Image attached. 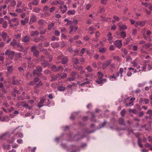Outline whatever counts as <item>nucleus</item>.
Returning <instances> with one entry per match:
<instances>
[{
  "label": "nucleus",
  "instance_id": "35",
  "mask_svg": "<svg viewBox=\"0 0 152 152\" xmlns=\"http://www.w3.org/2000/svg\"><path fill=\"white\" fill-rule=\"evenodd\" d=\"M7 23L6 21H4L2 23V26L4 28H6L7 27Z\"/></svg>",
  "mask_w": 152,
  "mask_h": 152
},
{
  "label": "nucleus",
  "instance_id": "29",
  "mask_svg": "<svg viewBox=\"0 0 152 152\" xmlns=\"http://www.w3.org/2000/svg\"><path fill=\"white\" fill-rule=\"evenodd\" d=\"M48 8L49 7L48 6H45L43 7V11L45 12V15H46L47 13L46 12L48 10Z\"/></svg>",
  "mask_w": 152,
  "mask_h": 152
},
{
  "label": "nucleus",
  "instance_id": "10",
  "mask_svg": "<svg viewBox=\"0 0 152 152\" xmlns=\"http://www.w3.org/2000/svg\"><path fill=\"white\" fill-rule=\"evenodd\" d=\"M114 44L116 46L120 48L122 45V41L121 40H117L115 42Z\"/></svg>",
  "mask_w": 152,
  "mask_h": 152
},
{
  "label": "nucleus",
  "instance_id": "12",
  "mask_svg": "<svg viewBox=\"0 0 152 152\" xmlns=\"http://www.w3.org/2000/svg\"><path fill=\"white\" fill-rule=\"evenodd\" d=\"M0 35L4 41H6L7 40V38L9 37L6 33L4 32L1 33Z\"/></svg>",
  "mask_w": 152,
  "mask_h": 152
},
{
  "label": "nucleus",
  "instance_id": "17",
  "mask_svg": "<svg viewBox=\"0 0 152 152\" xmlns=\"http://www.w3.org/2000/svg\"><path fill=\"white\" fill-rule=\"evenodd\" d=\"M45 102V98H42L41 99L39 102L37 106L39 107H41L44 106L42 104L44 102Z\"/></svg>",
  "mask_w": 152,
  "mask_h": 152
},
{
  "label": "nucleus",
  "instance_id": "25",
  "mask_svg": "<svg viewBox=\"0 0 152 152\" xmlns=\"http://www.w3.org/2000/svg\"><path fill=\"white\" fill-rule=\"evenodd\" d=\"M143 101H144L145 103L146 104H148L149 102L148 99L145 98H141L140 99V102L141 103L143 102Z\"/></svg>",
  "mask_w": 152,
  "mask_h": 152
},
{
  "label": "nucleus",
  "instance_id": "64",
  "mask_svg": "<svg viewBox=\"0 0 152 152\" xmlns=\"http://www.w3.org/2000/svg\"><path fill=\"white\" fill-rule=\"evenodd\" d=\"M43 23V21L42 20H40L38 21V23L40 25H42Z\"/></svg>",
  "mask_w": 152,
  "mask_h": 152
},
{
  "label": "nucleus",
  "instance_id": "31",
  "mask_svg": "<svg viewBox=\"0 0 152 152\" xmlns=\"http://www.w3.org/2000/svg\"><path fill=\"white\" fill-rule=\"evenodd\" d=\"M151 43H148L142 46L145 49H147L150 48L151 46Z\"/></svg>",
  "mask_w": 152,
  "mask_h": 152
},
{
  "label": "nucleus",
  "instance_id": "40",
  "mask_svg": "<svg viewBox=\"0 0 152 152\" xmlns=\"http://www.w3.org/2000/svg\"><path fill=\"white\" fill-rule=\"evenodd\" d=\"M76 68H77V69H78L81 70L80 71V73L81 74H83L85 72L84 70L82 69H82V67L81 66H77V67Z\"/></svg>",
  "mask_w": 152,
  "mask_h": 152
},
{
  "label": "nucleus",
  "instance_id": "48",
  "mask_svg": "<svg viewBox=\"0 0 152 152\" xmlns=\"http://www.w3.org/2000/svg\"><path fill=\"white\" fill-rule=\"evenodd\" d=\"M33 52V55L35 56H38L39 54V51L37 50H35Z\"/></svg>",
  "mask_w": 152,
  "mask_h": 152
},
{
  "label": "nucleus",
  "instance_id": "24",
  "mask_svg": "<svg viewBox=\"0 0 152 152\" xmlns=\"http://www.w3.org/2000/svg\"><path fill=\"white\" fill-rule=\"evenodd\" d=\"M40 11V9L39 7H35L34 8L32 11L37 13H39Z\"/></svg>",
  "mask_w": 152,
  "mask_h": 152
},
{
  "label": "nucleus",
  "instance_id": "42",
  "mask_svg": "<svg viewBox=\"0 0 152 152\" xmlns=\"http://www.w3.org/2000/svg\"><path fill=\"white\" fill-rule=\"evenodd\" d=\"M79 63V61L77 59H75L74 61V66L75 67H76V64H78Z\"/></svg>",
  "mask_w": 152,
  "mask_h": 152
},
{
  "label": "nucleus",
  "instance_id": "6",
  "mask_svg": "<svg viewBox=\"0 0 152 152\" xmlns=\"http://www.w3.org/2000/svg\"><path fill=\"white\" fill-rule=\"evenodd\" d=\"M30 37L27 36L23 37L22 38V41L26 44H28L29 43Z\"/></svg>",
  "mask_w": 152,
  "mask_h": 152
},
{
  "label": "nucleus",
  "instance_id": "39",
  "mask_svg": "<svg viewBox=\"0 0 152 152\" xmlns=\"http://www.w3.org/2000/svg\"><path fill=\"white\" fill-rule=\"evenodd\" d=\"M126 34L125 32L122 31L121 33V36L122 38L125 39L126 37Z\"/></svg>",
  "mask_w": 152,
  "mask_h": 152
},
{
  "label": "nucleus",
  "instance_id": "59",
  "mask_svg": "<svg viewBox=\"0 0 152 152\" xmlns=\"http://www.w3.org/2000/svg\"><path fill=\"white\" fill-rule=\"evenodd\" d=\"M10 14L12 17H16L18 16L17 14L13 12H10Z\"/></svg>",
  "mask_w": 152,
  "mask_h": 152
},
{
  "label": "nucleus",
  "instance_id": "56",
  "mask_svg": "<svg viewBox=\"0 0 152 152\" xmlns=\"http://www.w3.org/2000/svg\"><path fill=\"white\" fill-rule=\"evenodd\" d=\"M54 24L53 23H51L48 26V29H50L54 26Z\"/></svg>",
  "mask_w": 152,
  "mask_h": 152
},
{
  "label": "nucleus",
  "instance_id": "30",
  "mask_svg": "<svg viewBox=\"0 0 152 152\" xmlns=\"http://www.w3.org/2000/svg\"><path fill=\"white\" fill-rule=\"evenodd\" d=\"M15 39H13L12 41L10 43V45H12L13 47H16V44L17 43Z\"/></svg>",
  "mask_w": 152,
  "mask_h": 152
},
{
  "label": "nucleus",
  "instance_id": "61",
  "mask_svg": "<svg viewBox=\"0 0 152 152\" xmlns=\"http://www.w3.org/2000/svg\"><path fill=\"white\" fill-rule=\"evenodd\" d=\"M15 11L18 13H20L22 12L23 10L21 9H17L15 10Z\"/></svg>",
  "mask_w": 152,
  "mask_h": 152
},
{
  "label": "nucleus",
  "instance_id": "55",
  "mask_svg": "<svg viewBox=\"0 0 152 152\" xmlns=\"http://www.w3.org/2000/svg\"><path fill=\"white\" fill-rule=\"evenodd\" d=\"M52 70L54 71H58V70L57 69V68L55 66H53L52 67Z\"/></svg>",
  "mask_w": 152,
  "mask_h": 152
},
{
  "label": "nucleus",
  "instance_id": "16",
  "mask_svg": "<svg viewBox=\"0 0 152 152\" xmlns=\"http://www.w3.org/2000/svg\"><path fill=\"white\" fill-rule=\"evenodd\" d=\"M118 25L120 28V30H124L127 28V27L125 25L122 24L120 23H118Z\"/></svg>",
  "mask_w": 152,
  "mask_h": 152
},
{
  "label": "nucleus",
  "instance_id": "34",
  "mask_svg": "<svg viewBox=\"0 0 152 152\" xmlns=\"http://www.w3.org/2000/svg\"><path fill=\"white\" fill-rule=\"evenodd\" d=\"M144 48L142 47L140 49L141 53L142 54H147V52L145 50Z\"/></svg>",
  "mask_w": 152,
  "mask_h": 152
},
{
  "label": "nucleus",
  "instance_id": "58",
  "mask_svg": "<svg viewBox=\"0 0 152 152\" xmlns=\"http://www.w3.org/2000/svg\"><path fill=\"white\" fill-rule=\"evenodd\" d=\"M37 50L36 49V47L35 46H33L31 48V50L32 52H34L35 51V50Z\"/></svg>",
  "mask_w": 152,
  "mask_h": 152
},
{
  "label": "nucleus",
  "instance_id": "20",
  "mask_svg": "<svg viewBox=\"0 0 152 152\" xmlns=\"http://www.w3.org/2000/svg\"><path fill=\"white\" fill-rule=\"evenodd\" d=\"M9 136V133H6L0 136V139H5Z\"/></svg>",
  "mask_w": 152,
  "mask_h": 152
},
{
  "label": "nucleus",
  "instance_id": "27",
  "mask_svg": "<svg viewBox=\"0 0 152 152\" xmlns=\"http://www.w3.org/2000/svg\"><path fill=\"white\" fill-rule=\"evenodd\" d=\"M75 13V11L74 10H69L68 11L67 13L69 15H74Z\"/></svg>",
  "mask_w": 152,
  "mask_h": 152
},
{
  "label": "nucleus",
  "instance_id": "54",
  "mask_svg": "<svg viewBox=\"0 0 152 152\" xmlns=\"http://www.w3.org/2000/svg\"><path fill=\"white\" fill-rule=\"evenodd\" d=\"M77 114V113H74L71 115V116L70 117V118L71 119H73L74 118V116L76 115Z\"/></svg>",
  "mask_w": 152,
  "mask_h": 152
},
{
  "label": "nucleus",
  "instance_id": "45",
  "mask_svg": "<svg viewBox=\"0 0 152 152\" xmlns=\"http://www.w3.org/2000/svg\"><path fill=\"white\" fill-rule=\"evenodd\" d=\"M33 75L34 76L36 75H37L39 76L41 75V73H40L37 72L36 70H34L33 71Z\"/></svg>",
  "mask_w": 152,
  "mask_h": 152
},
{
  "label": "nucleus",
  "instance_id": "41",
  "mask_svg": "<svg viewBox=\"0 0 152 152\" xmlns=\"http://www.w3.org/2000/svg\"><path fill=\"white\" fill-rule=\"evenodd\" d=\"M58 89L60 91H63L65 90V88L64 86H59L58 87Z\"/></svg>",
  "mask_w": 152,
  "mask_h": 152
},
{
  "label": "nucleus",
  "instance_id": "47",
  "mask_svg": "<svg viewBox=\"0 0 152 152\" xmlns=\"http://www.w3.org/2000/svg\"><path fill=\"white\" fill-rule=\"evenodd\" d=\"M67 61V59L66 58H64L62 59V63L63 64H66Z\"/></svg>",
  "mask_w": 152,
  "mask_h": 152
},
{
  "label": "nucleus",
  "instance_id": "7",
  "mask_svg": "<svg viewBox=\"0 0 152 152\" xmlns=\"http://www.w3.org/2000/svg\"><path fill=\"white\" fill-rule=\"evenodd\" d=\"M145 24V23L144 21H140L136 22L134 24V26L136 27L139 26L142 27Z\"/></svg>",
  "mask_w": 152,
  "mask_h": 152
},
{
  "label": "nucleus",
  "instance_id": "37",
  "mask_svg": "<svg viewBox=\"0 0 152 152\" xmlns=\"http://www.w3.org/2000/svg\"><path fill=\"white\" fill-rule=\"evenodd\" d=\"M86 69L88 72H91L92 71V68L90 66H88L86 68Z\"/></svg>",
  "mask_w": 152,
  "mask_h": 152
},
{
  "label": "nucleus",
  "instance_id": "15",
  "mask_svg": "<svg viewBox=\"0 0 152 152\" xmlns=\"http://www.w3.org/2000/svg\"><path fill=\"white\" fill-rule=\"evenodd\" d=\"M29 18H25L24 20H22L20 21V23L22 25H24L28 23V22Z\"/></svg>",
  "mask_w": 152,
  "mask_h": 152
},
{
  "label": "nucleus",
  "instance_id": "50",
  "mask_svg": "<svg viewBox=\"0 0 152 152\" xmlns=\"http://www.w3.org/2000/svg\"><path fill=\"white\" fill-rule=\"evenodd\" d=\"M138 47L137 45H134L132 48V50L135 51H137Z\"/></svg>",
  "mask_w": 152,
  "mask_h": 152
},
{
  "label": "nucleus",
  "instance_id": "46",
  "mask_svg": "<svg viewBox=\"0 0 152 152\" xmlns=\"http://www.w3.org/2000/svg\"><path fill=\"white\" fill-rule=\"evenodd\" d=\"M42 66L44 67L48 66L49 65L48 63L46 61H44L43 63L42 64Z\"/></svg>",
  "mask_w": 152,
  "mask_h": 152
},
{
  "label": "nucleus",
  "instance_id": "14",
  "mask_svg": "<svg viewBox=\"0 0 152 152\" xmlns=\"http://www.w3.org/2000/svg\"><path fill=\"white\" fill-rule=\"evenodd\" d=\"M148 64L147 63H146L145 61H144L141 62L140 65L142 66V68L143 71L146 69V67Z\"/></svg>",
  "mask_w": 152,
  "mask_h": 152
},
{
  "label": "nucleus",
  "instance_id": "26",
  "mask_svg": "<svg viewBox=\"0 0 152 152\" xmlns=\"http://www.w3.org/2000/svg\"><path fill=\"white\" fill-rule=\"evenodd\" d=\"M145 29H143L142 30V34H143V35H144V38L145 39H146L148 40V41H150L151 40V38H149V37H146L145 36H144V34L145 32Z\"/></svg>",
  "mask_w": 152,
  "mask_h": 152
},
{
  "label": "nucleus",
  "instance_id": "8",
  "mask_svg": "<svg viewBox=\"0 0 152 152\" xmlns=\"http://www.w3.org/2000/svg\"><path fill=\"white\" fill-rule=\"evenodd\" d=\"M139 61L138 59H136L134 61L132 64L134 66L136 67L137 69L140 68V66L138 65Z\"/></svg>",
  "mask_w": 152,
  "mask_h": 152
},
{
  "label": "nucleus",
  "instance_id": "23",
  "mask_svg": "<svg viewBox=\"0 0 152 152\" xmlns=\"http://www.w3.org/2000/svg\"><path fill=\"white\" fill-rule=\"evenodd\" d=\"M14 37L15 38L18 39V40H21V35L20 34H18L14 35Z\"/></svg>",
  "mask_w": 152,
  "mask_h": 152
},
{
  "label": "nucleus",
  "instance_id": "63",
  "mask_svg": "<svg viewBox=\"0 0 152 152\" xmlns=\"http://www.w3.org/2000/svg\"><path fill=\"white\" fill-rule=\"evenodd\" d=\"M115 49V46L113 45H111L110 48L109 49L111 50H114Z\"/></svg>",
  "mask_w": 152,
  "mask_h": 152
},
{
  "label": "nucleus",
  "instance_id": "2",
  "mask_svg": "<svg viewBox=\"0 0 152 152\" xmlns=\"http://www.w3.org/2000/svg\"><path fill=\"white\" fill-rule=\"evenodd\" d=\"M8 22L9 26L11 27L17 26L19 24L18 19L16 18H14L10 19Z\"/></svg>",
  "mask_w": 152,
  "mask_h": 152
},
{
  "label": "nucleus",
  "instance_id": "1",
  "mask_svg": "<svg viewBox=\"0 0 152 152\" xmlns=\"http://www.w3.org/2000/svg\"><path fill=\"white\" fill-rule=\"evenodd\" d=\"M23 137V135L21 133H18L15 134H14L13 136H11L9 139L8 142L9 143L11 144L12 143L14 142L15 139L18 138H22Z\"/></svg>",
  "mask_w": 152,
  "mask_h": 152
},
{
  "label": "nucleus",
  "instance_id": "11",
  "mask_svg": "<svg viewBox=\"0 0 152 152\" xmlns=\"http://www.w3.org/2000/svg\"><path fill=\"white\" fill-rule=\"evenodd\" d=\"M36 20V18L35 16L33 15L30 18V21L29 22V24H31L34 22Z\"/></svg>",
  "mask_w": 152,
  "mask_h": 152
},
{
  "label": "nucleus",
  "instance_id": "57",
  "mask_svg": "<svg viewBox=\"0 0 152 152\" xmlns=\"http://www.w3.org/2000/svg\"><path fill=\"white\" fill-rule=\"evenodd\" d=\"M116 78L114 76H111L110 77V80L111 81H113L114 80H116Z\"/></svg>",
  "mask_w": 152,
  "mask_h": 152
},
{
  "label": "nucleus",
  "instance_id": "21",
  "mask_svg": "<svg viewBox=\"0 0 152 152\" xmlns=\"http://www.w3.org/2000/svg\"><path fill=\"white\" fill-rule=\"evenodd\" d=\"M111 33L110 32H109L107 36V37L108 38V40L109 41V43H111L112 42V39L113 37L111 36Z\"/></svg>",
  "mask_w": 152,
  "mask_h": 152
},
{
  "label": "nucleus",
  "instance_id": "32",
  "mask_svg": "<svg viewBox=\"0 0 152 152\" xmlns=\"http://www.w3.org/2000/svg\"><path fill=\"white\" fill-rule=\"evenodd\" d=\"M39 1L38 0H33L31 2L33 5H38L39 3Z\"/></svg>",
  "mask_w": 152,
  "mask_h": 152
},
{
  "label": "nucleus",
  "instance_id": "18",
  "mask_svg": "<svg viewBox=\"0 0 152 152\" xmlns=\"http://www.w3.org/2000/svg\"><path fill=\"white\" fill-rule=\"evenodd\" d=\"M30 34L31 36L33 37L38 35L39 34V33L37 31H31L30 32Z\"/></svg>",
  "mask_w": 152,
  "mask_h": 152
},
{
  "label": "nucleus",
  "instance_id": "60",
  "mask_svg": "<svg viewBox=\"0 0 152 152\" xmlns=\"http://www.w3.org/2000/svg\"><path fill=\"white\" fill-rule=\"evenodd\" d=\"M37 71L38 72H41L42 71V69L40 66H38L36 68Z\"/></svg>",
  "mask_w": 152,
  "mask_h": 152
},
{
  "label": "nucleus",
  "instance_id": "62",
  "mask_svg": "<svg viewBox=\"0 0 152 152\" xmlns=\"http://www.w3.org/2000/svg\"><path fill=\"white\" fill-rule=\"evenodd\" d=\"M18 143L20 144H21L23 143V141L21 139H18L17 141Z\"/></svg>",
  "mask_w": 152,
  "mask_h": 152
},
{
  "label": "nucleus",
  "instance_id": "53",
  "mask_svg": "<svg viewBox=\"0 0 152 152\" xmlns=\"http://www.w3.org/2000/svg\"><path fill=\"white\" fill-rule=\"evenodd\" d=\"M113 59L116 60L117 61H120V58L118 56H114L113 57Z\"/></svg>",
  "mask_w": 152,
  "mask_h": 152
},
{
  "label": "nucleus",
  "instance_id": "33",
  "mask_svg": "<svg viewBox=\"0 0 152 152\" xmlns=\"http://www.w3.org/2000/svg\"><path fill=\"white\" fill-rule=\"evenodd\" d=\"M90 83V82L88 81H86L85 82L83 83H82L79 84V85L81 86H83L86 84H89Z\"/></svg>",
  "mask_w": 152,
  "mask_h": 152
},
{
  "label": "nucleus",
  "instance_id": "13",
  "mask_svg": "<svg viewBox=\"0 0 152 152\" xmlns=\"http://www.w3.org/2000/svg\"><path fill=\"white\" fill-rule=\"evenodd\" d=\"M111 61H108L104 62L102 64V67L103 69L106 68L110 64Z\"/></svg>",
  "mask_w": 152,
  "mask_h": 152
},
{
  "label": "nucleus",
  "instance_id": "4",
  "mask_svg": "<svg viewBox=\"0 0 152 152\" xmlns=\"http://www.w3.org/2000/svg\"><path fill=\"white\" fill-rule=\"evenodd\" d=\"M5 54L8 55L9 58L12 59L14 56V52L13 51L11 50L10 49L7 50L5 52Z\"/></svg>",
  "mask_w": 152,
  "mask_h": 152
},
{
  "label": "nucleus",
  "instance_id": "43",
  "mask_svg": "<svg viewBox=\"0 0 152 152\" xmlns=\"http://www.w3.org/2000/svg\"><path fill=\"white\" fill-rule=\"evenodd\" d=\"M132 40V38L131 37L128 38L126 39V42L125 43L126 44H128L130 41Z\"/></svg>",
  "mask_w": 152,
  "mask_h": 152
},
{
  "label": "nucleus",
  "instance_id": "22",
  "mask_svg": "<svg viewBox=\"0 0 152 152\" xmlns=\"http://www.w3.org/2000/svg\"><path fill=\"white\" fill-rule=\"evenodd\" d=\"M9 120V117L7 116L3 117L2 118L0 117V120L2 121H8Z\"/></svg>",
  "mask_w": 152,
  "mask_h": 152
},
{
  "label": "nucleus",
  "instance_id": "9",
  "mask_svg": "<svg viewBox=\"0 0 152 152\" xmlns=\"http://www.w3.org/2000/svg\"><path fill=\"white\" fill-rule=\"evenodd\" d=\"M125 72L123 68H120L119 69V72L117 73V76H120V78H121L122 76L125 74Z\"/></svg>",
  "mask_w": 152,
  "mask_h": 152
},
{
  "label": "nucleus",
  "instance_id": "49",
  "mask_svg": "<svg viewBox=\"0 0 152 152\" xmlns=\"http://www.w3.org/2000/svg\"><path fill=\"white\" fill-rule=\"evenodd\" d=\"M121 50L124 53L125 55H126L127 54L128 52L126 49L125 48H122Z\"/></svg>",
  "mask_w": 152,
  "mask_h": 152
},
{
  "label": "nucleus",
  "instance_id": "51",
  "mask_svg": "<svg viewBox=\"0 0 152 152\" xmlns=\"http://www.w3.org/2000/svg\"><path fill=\"white\" fill-rule=\"evenodd\" d=\"M131 54L132 56H136L137 55L138 53L137 51H132L131 52Z\"/></svg>",
  "mask_w": 152,
  "mask_h": 152
},
{
  "label": "nucleus",
  "instance_id": "44",
  "mask_svg": "<svg viewBox=\"0 0 152 152\" xmlns=\"http://www.w3.org/2000/svg\"><path fill=\"white\" fill-rule=\"evenodd\" d=\"M138 144L140 148H142V145L141 143V140L140 138L138 140Z\"/></svg>",
  "mask_w": 152,
  "mask_h": 152
},
{
  "label": "nucleus",
  "instance_id": "3",
  "mask_svg": "<svg viewBox=\"0 0 152 152\" xmlns=\"http://www.w3.org/2000/svg\"><path fill=\"white\" fill-rule=\"evenodd\" d=\"M103 75L102 74V73L100 72H98V76L99 79L96 81V82L99 84H101L102 83H103L106 81V79H102L101 78L103 77Z\"/></svg>",
  "mask_w": 152,
  "mask_h": 152
},
{
  "label": "nucleus",
  "instance_id": "28",
  "mask_svg": "<svg viewBox=\"0 0 152 152\" xmlns=\"http://www.w3.org/2000/svg\"><path fill=\"white\" fill-rule=\"evenodd\" d=\"M99 51L101 53H104L106 51V49L104 48H99Z\"/></svg>",
  "mask_w": 152,
  "mask_h": 152
},
{
  "label": "nucleus",
  "instance_id": "52",
  "mask_svg": "<svg viewBox=\"0 0 152 152\" xmlns=\"http://www.w3.org/2000/svg\"><path fill=\"white\" fill-rule=\"evenodd\" d=\"M33 4L31 2H30L28 3V6L29 7V9L30 10H31L32 9V5Z\"/></svg>",
  "mask_w": 152,
  "mask_h": 152
},
{
  "label": "nucleus",
  "instance_id": "38",
  "mask_svg": "<svg viewBox=\"0 0 152 152\" xmlns=\"http://www.w3.org/2000/svg\"><path fill=\"white\" fill-rule=\"evenodd\" d=\"M7 69L8 71L10 72H12L13 70L12 67V66H9L7 67Z\"/></svg>",
  "mask_w": 152,
  "mask_h": 152
},
{
  "label": "nucleus",
  "instance_id": "5",
  "mask_svg": "<svg viewBox=\"0 0 152 152\" xmlns=\"http://www.w3.org/2000/svg\"><path fill=\"white\" fill-rule=\"evenodd\" d=\"M129 69V70L127 74V75L128 76H130L132 74V73L133 72L136 73L137 72H138L140 71V70L139 69L137 71L135 69L132 68H130Z\"/></svg>",
  "mask_w": 152,
  "mask_h": 152
},
{
  "label": "nucleus",
  "instance_id": "19",
  "mask_svg": "<svg viewBox=\"0 0 152 152\" xmlns=\"http://www.w3.org/2000/svg\"><path fill=\"white\" fill-rule=\"evenodd\" d=\"M60 8L61 9V11L63 13L65 12L67 10V7L65 5L61 6Z\"/></svg>",
  "mask_w": 152,
  "mask_h": 152
},
{
  "label": "nucleus",
  "instance_id": "36",
  "mask_svg": "<svg viewBox=\"0 0 152 152\" xmlns=\"http://www.w3.org/2000/svg\"><path fill=\"white\" fill-rule=\"evenodd\" d=\"M16 47L20 48V50H19L20 51H22L21 49H23V48L19 42H17L16 44Z\"/></svg>",
  "mask_w": 152,
  "mask_h": 152
}]
</instances>
